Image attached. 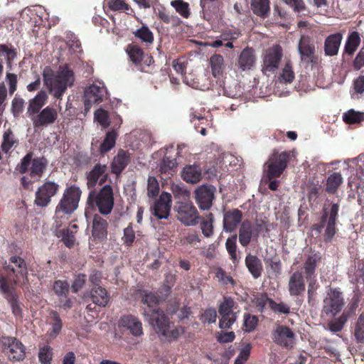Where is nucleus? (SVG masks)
<instances>
[{"label": "nucleus", "instance_id": "37998d69", "mask_svg": "<svg viewBox=\"0 0 364 364\" xmlns=\"http://www.w3.org/2000/svg\"><path fill=\"white\" fill-rule=\"evenodd\" d=\"M127 54L129 56L130 60L134 63H139L143 58V51L142 50L137 46L135 45H129L127 48Z\"/></svg>", "mask_w": 364, "mask_h": 364}, {"label": "nucleus", "instance_id": "2eb2a0df", "mask_svg": "<svg viewBox=\"0 0 364 364\" xmlns=\"http://www.w3.org/2000/svg\"><path fill=\"white\" fill-rule=\"evenodd\" d=\"M106 92V88L103 84L101 85H92L85 90V109L90 110L93 104L100 103L102 101Z\"/></svg>", "mask_w": 364, "mask_h": 364}, {"label": "nucleus", "instance_id": "de8ad7c7", "mask_svg": "<svg viewBox=\"0 0 364 364\" xmlns=\"http://www.w3.org/2000/svg\"><path fill=\"white\" fill-rule=\"evenodd\" d=\"M142 302L146 305L144 309H158L156 306L159 304V299L152 292L144 291L142 296Z\"/></svg>", "mask_w": 364, "mask_h": 364}, {"label": "nucleus", "instance_id": "b1692460", "mask_svg": "<svg viewBox=\"0 0 364 364\" xmlns=\"http://www.w3.org/2000/svg\"><path fill=\"white\" fill-rule=\"evenodd\" d=\"M255 63V56L252 48H245L238 58V67L242 71L251 70Z\"/></svg>", "mask_w": 364, "mask_h": 364}, {"label": "nucleus", "instance_id": "a878e982", "mask_svg": "<svg viewBox=\"0 0 364 364\" xmlns=\"http://www.w3.org/2000/svg\"><path fill=\"white\" fill-rule=\"evenodd\" d=\"M253 237H255L253 225L250 221L245 220L241 223L239 230V242L242 246L246 247Z\"/></svg>", "mask_w": 364, "mask_h": 364}, {"label": "nucleus", "instance_id": "a18cd8bd", "mask_svg": "<svg viewBox=\"0 0 364 364\" xmlns=\"http://www.w3.org/2000/svg\"><path fill=\"white\" fill-rule=\"evenodd\" d=\"M343 119L348 124L360 122L364 119V113L350 109L343 114Z\"/></svg>", "mask_w": 364, "mask_h": 364}, {"label": "nucleus", "instance_id": "20e7f679", "mask_svg": "<svg viewBox=\"0 0 364 364\" xmlns=\"http://www.w3.org/2000/svg\"><path fill=\"white\" fill-rule=\"evenodd\" d=\"M81 193V190L77 186H72L66 188L55 208V214H72L78 207Z\"/></svg>", "mask_w": 364, "mask_h": 364}, {"label": "nucleus", "instance_id": "49530a36", "mask_svg": "<svg viewBox=\"0 0 364 364\" xmlns=\"http://www.w3.org/2000/svg\"><path fill=\"white\" fill-rule=\"evenodd\" d=\"M116 142V134L114 132H109L107 134L105 139L100 146L101 152H107L112 149Z\"/></svg>", "mask_w": 364, "mask_h": 364}, {"label": "nucleus", "instance_id": "f704fd0d", "mask_svg": "<svg viewBox=\"0 0 364 364\" xmlns=\"http://www.w3.org/2000/svg\"><path fill=\"white\" fill-rule=\"evenodd\" d=\"M177 163L175 159L165 156L161 160L159 165L161 173L167 176H172L176 171Z\"/></svg>", "mask_w": 364, "mask_h": 364}, {"label": "nucleus", "instance_id": "4468645a", "mask_svg": "<svg viewBox=\"0 0 364 364\" xmlns=\"http://www.w3.org/2000/svg\"><path fill=\"white\" fill-rule=\"evenodd\" d=\"M58 117V113L55 108L47 106L36 116L32 117V122L34 127H48L55 122Z\"/></svg>", "mask_w": 364, "mask_h": 364}, {"label": "nucleus", "instance_id": "603ef678", "mask_svg": "<svg viewBox=\"0 0 364 364\" xmlns=\"http://www.w3.org/2000/svg\"><path fill=\"white\" fill-rule=\"evenodd\" d=\"M355 337L358 342L364 341V313L361 314L356 322L355 327Z\"/></svg>", "mask_w": 364, "mask_h": 364}, {"label": "nucleus", "instance_id": "864d4df0", "mask_svg": "<svg viewBox=\"0 0 364 364\" xmlns=\"http://www.w3.org/2000/svg\"><path fill=\"white\" fill-rule=\"evenodd\" d=\"M108 4L109 9L112 11H122L127 14H131L133 12L132 9H129V5L122 0H111Z\"/></svg>", "mask_w": 364, "mask_h": 364}, {"label": "nucleus", "instance_id": "a211bd4d", "mask_svg": "<svg viewBox=\"0 0 364 364\" xmlns=\"http://www.w3.org/2000/svg\"><path fill=\"white\" fill-rule=\"evenodd\" d=\"M242 213L238 209H232L224 213L223 230L226 232H232L236 230L242 223Z\"/></svg>", "mask_w": 364, "mask_h": 364}, {"label": "nucleus", "instance_id": "8fccbe9b", "mask_svg": "<svg viewBox=\"0 0 364 364\" xmlns=\"http://www.w3.org/2000/svg\"><path fill=\"white\" fill-rule=\"evenodd\" d=\"M159 193V185L156 178L149 176L147 180V195L150 198H155Z\"/></svg>", "mask_w": 364, "mask_h": 364}, {"label": "nucleus", "instance_id": "c9c22d12", "mask_svg": "<svg viewBox=\"0 0 364 364\" xmlns=\"http://www.w3.org/2000/svg\"><path fill=\"white\" fill-rule=\"evenodd\" d=\"M18 141L15 139L14 134L10 129H7L4 132L3 141L1 144V150L7 154L16 146Z\"/></svg>", "mask_w": 364, "mask_h": 364}, {"label": "nucleus", "instance_id": "2f4dec72", "mask_svg": "<svg viewBox=\"0 0 364 364\" xmlns=\"http://www.w3.org/2000/svg\"><path fill=\"white\" fill-rule=\"evenodd\" d=\"M171 190L176 202H189L191 200V192L180 183H173Z\"/></svg>", "mask_w": 364, "mask_h": 364}, {"label": "nucleus", "instance_id": "3c124183", "mask_svg": "<svg viewBox=\"0 0 364 364\" xmlns=\"http://www.w3.org/2000/svg\"><path fill=\"white\" fill-rule=\"evenodd\" d=\"M223 58L220 55H214L210 58L212 72L214 76L220 75L223 66Z\"/></svg>", "mask_w": 364, "mask_h": 364}, {"label": "nucleus", "instance_id": "0eeeda50", "mask_svg": "<svg viewBox=\"0 0 364 364\" xmlns=\"http://www.w3.org/2000/svg\"><path fill=\"white\" fill-rule=\"evenodd\" d=\"M290 152H274L267 162V176L269 178H277L285 170L289 161Z\"/></svg>", "mask_w": 364, "mask_h": 364}, {"label": "nucleus", "instance_id": "13d9d810", "mask_svg": "<svg viewBox=\"0 0 364 364\" xmlns=\"http://www.w3.org/2000/svg\"><path fill=\"white\" fill-rule=\"evenodd\" d=\"M25 100L15 97L11 102V111L14 117H18L24 109Z\"/></svg>", "mask_w": 364, "mask_h": 364}, {"label": "nucleus", "instance_id": "6e6d98bb", "mask_svg": "<svg viewBox=\"0 0 364 364\" xmlns=\"http://www.w3.org/2000/svg\"><path fill=\"white\" fill-rule=\"evenodd\" d=\"M220 319L219 321V327L222 329L230 328L237 319V314H220Z\"/></svg>", "mask_w": 364, "mask_h": 364}, {"label": "nucleus", "instance_id": "09e8293b", "mask_svg": "<svg viewBox=\"0 0 364 364\" xmlns=\"http://www.w3.org/2000/svg\"><path fill=\"white\" fill-rule=\"evenodd\" d=\"M134 34L136 37L140 38L143 42L151 43L154 41L153 33L147 26H142L137 29Z\"/></svg>", "mask_w": 364, "mask_h": 364}, {"label": "nucleus", "instance_id": "79ce46f5", "mask_svg": "<svg viewBox=\"0 0 364 364\" xmlns=\"http://www.w3.org/2000/svg\"><path fill=\"white\" fill-rule=\"evenodd\" d=\"M0 55L3 56L7 62L8 65H11V63L17 56V51L15 48L6 45H0Z\"/></svg>", "mask_w": 364, "mask_h": 364}, {"label": "nucleus", "instance_id": "1a4fd4ad", "mask_svg": "<svg viewBox=\"0 0 364 364\" xmlns=\"http://www.w3.org/2000/svg\"><path fill=\"white\" fill-rule=\"evenodd\" d=\"M59 185L54 181H47L40 186L36 192L35 203L37 206L46 207L58 191Z\"/></svg>", "mask_w": 364, "mask_h": 364}, {"label": "nucleus", "instance_id": "c03bdc74", "mask_svg": "<svg viewBox=\"0 0 364 364\" xmlns=\"http://www.w3.org/2000/svg\"><path fill=\"white\" fill-rule=\"evenodd\" d=\"M235 303L234 300L230 297H225L223 302L219 306L218 312L219 314H237L233 311Z\"/></svg>", "mask_w": 364, "mask_h": 364}, {"label": "nucleus", "instance_id": "5fc2aeb1", "mask_svg": "<svg viewBox=\"0 0 364 364\" xmlns=\"http://www.w3.org/2000/svg\"><path fill=\"white\" fill-rule=\"evenodd\" d=\"M68 288L69 284L66 281L58 280L53 284V289L60 298H66Z\"/></svg>", "mask_w": 364, "mask_h": 364}, {"label": "nucleus", "instance_id": "5701e85b", "mask_svg": "<svg viewBox=\"0 0 364 364\" xmlns=\"http://www.w3.org/2000/svg\"><path fill=\"white\" fill-rule=\"evenodd\" d=\"M182 178L190 183H196L202 178V170L198 165H187L181 171Z\"/></svg>", "mask_w": 364, "mask_h": 364}, {"label": "nucleus", "instance_id": "c756f323", "mask_svg": "<svg viewBox=\"0 0 364 364\" xmlns=\"http://www.w3.org/2000/svg\"><path fill=\"white\" fill-rule=\"evenodd\" d=\"M129 156L124 150H120L114 158L111 165L112 172L117 175L119 174L127 166Z\"/></svg>", "mask_w": 364, "mask_h": 364}, {"label": "nucleus", "instance_id": "a19ab883", "mask_svg": "<svg viewBox=\"0 0 364 364\" xmlns=\"http://www.w3.org/2000/svg\"><path fill=\"white\" fill-rule=\"evenodd\" d=\"M171 6L183 18L189 17L191 12L188 3L183 0H173L171 2Z\"/></svg>", "mask_w": 364, "mask_h": 364}, {"label": "nucleus", "instance_id": "052dcab7", "mask_svg": "<svg viewBox=\"0 0 364 364\" xmlns=\"http://www.w3.org/2000/svg\"><path fill=\"white\" fill-rule=\"evenodd\" d=\"M281 79L285 83H291L294 79V73L292 70V66L289 63H287L282 70L281 74Z\"/></svg>", "mask_w": 364, "mask_h": 364}, {"label": "nucleus", "instance_id": "bf43d9fd", "mask_svg": "<svg viewBox=\"0 0 364 364\" xmlns=\"http://www.w3.org/2000/svg\"><path fill=\"white\" fill-rule=\"evenodd\" d=\"M95 119L104 128L109 125V115L105 109H97L95 112Z\"/></svg>", "mask_w": 364, "mask_h": 364}, {"label": "nucleus", "instance_id": "6ab92c4d", "mask_svg": "<svg viewBox=\"0 0 364 364\" xmlns=\"http://www.w3.org/2000/svg\"><path fill=\"white\" fill-rule=\"evenodd\" d=\"M48 95L46 91L40 90L35 97L29 100L27 107V115L32 119V117L38 114L43 107L47 103Z\"/></svg>", "mask_w": 364, "mask_h": 364}, {"label": "nucleus", "instance_id": "f257e3e1", "mask_svg": "<svg viewBox=\"0 0 364 364\" xmlns=\"http://www.w3.org/2000/svg\"><path fill=\"white\" fill-rule=\"evenodd\" d=\"M43 80L48 92L55 98H60L68 87L73 85L75 77L67 65L60 66L56 73L50 67L46 66L43 71Z\"/></svg>", "mask_w": 364, "mask_h": 364}, {"label": "nucleus", "instance_id": "f8f14e48", "mask_svg": "<svg viewBox=\"0 0 364 364\" xmlns=\"http://www.w3.org/2000/svg\"><path fill=\"white\" fill-rule=\"evenodd\" d=\"M107 166L105 164H97L92 169L86 174L88 189L94 190L97 183L102 185L108 178Z\"/></svg>", "mask_w": 364, "mask_h": 364}, {"label": "nucleus", "instance_id": "9d476101", "mask_svg": "<svg viewBox=\"0 0 364 364\" xmlns=\"http://www.w3.org/2000/svg\"><path fill=\"white\" fill-rule=\"evenodd\" d=\"M2 343L4 351L10 360H22L25 357V348L23 345L13 337H4Z\"/></svg>", "mask_w": 364, "mask_h": 364}, {"label": "nucleus", "instance_id": "680f3d73", "mask_svg": "<svg viewBox=\"0 0 364 364\" xmlns=\"http://www.w3.org/2000/svg\"><path fill=\"white\" fill-rule=\"evenodd\" d=\"M251 350L250 344L245 345L236 358L234 364H244L248 359Z\"/></svg>", "mask_w": 364, "mask_h": 364}, {"label": "nucleus", "instance_id": "e2e57ef3", "mask_svg": "<svg viewBox=\"0 0 364 364\" xmlns=\"http://www.w3.org/2000/svg\"><path fill=\"white\" fill-rule=\"evenodd\" d=\"M39 360L43 364H50L52 359V350L46 346L40 349L38 353Z\"/></svg>", "mask_w": 364, "mask_h": 364}, {"label": "nucleus", "instance_id": "39448f33", "mask_svg": "<svg viewBox=\"0 0 364 364\" xmlns=\"http://www.w3.org/2000/svg\"><path fill=\"white\" fill-rule=\"evenodd\" d=\"M345 304L343 293L331 289L323 299L321 313L327 316L334 317L341 311Z\"/></svg>", "mask_w": 364, "mask_h": 364}, {"label": "nucleus", "instance_id": "dca6fc26", "mask_svg": "<svg viewBox=\"0 0 364 364\" xmlns=\"http://www.w3.org/2000/svg\"><path fill=\"white\" fill-rule=\"evenodd\" d=\"M298 50L301 60L306 63H314L316 61L314 56V45L311 38L302 36L298 45Z\"/></svg>", "mask_w": 364, "mask_h": 364}, {"label": "nucleus", "instance_id": "69168bd1", "mask_svg": "<svg viewBox=\"0 0 364 364\" xmlns=\"http://www.w3.org/2000/svg\"><path fill=\"white\" fill-rule=\"evenodd\" d=\"M62 240L64 244L70 247L74 245L75 238V232L71 229L63 230L62 232Z\"/></svg>", "mask_w": 364, "mask_h": 364}, {"label": "nucleus", "instance_id": "412c9836", "mask_svg": "<svg viewBox=\"0 0 364 364\" xmlns=\"http://www.w3.org/2000/svg\"><path fill=\"white\" fill-rule=\"evenodd\" d=\"M10 262L14 265L8 266L7 270L16 274V281L15 282H22L25 283L28 274L25 261L21 257L12 256L10 258Z\"/></svg>", "mask_w": 364, "mask_h": 364}, {"label": "nucleus", "instance_id": "f3484780", "mask_svg": "<svg viewBox=\"0 0 364 364\" xmlns=\"http://www.w3.org/2000/svg\"><path fill=\"white\" fill-rule=\"evenodd\" d=\"M294 333L285 326H278L272 332L273 341L282 346L291 348L294 344Z\"/></svg>", "mask_w": 364, "mask_h": 364}, {"label": "nucleus", "instance_id": "338daca9", "mask_svg": "<svg viewBox=\"0 0 364 364\" xmlns=\"http://www.w3.org/2000/svg\"><path fill=\"white\" fill-rule=\"evenodd\" d=\"M272 299L268 298L266 295L262 294L255 299V305L257 311L263 312L267 305L269 306V301Z\"/></svg>", "mask_w": 364, "mask_h": 364}, {"label": "nucleus", "instance_id": "393cba45", "mask_svg": "<svg viewBox=\"0 0 364 364\" xmlns=\"http://www.w3.org/2000/svg\"><path fill=\"white\" fill-rule=\"evenodd\" d=\"M339 206L337 203L331 205L329 218L327 222L325 231V238L326 240L331 241L336 234V220L338 215Z\"/></svg>", "mask_w": 364, "mask_h": 364}, {"label": "nucleus", "instance_id": "7c9ffc66", "mask_svg": "<svg viewBox=\"0 0 364 364\" xmlns=\"http://www.w3.org/2000/svg\"><path fill=\"white\" fill-rule=\"evenodd\" d=\"M92 301L100 306H105L109 300V296L105 289L100 286L94 287L90 292Z\"/></svg>", "mask_w": 364, "mask_h": 364}, {"label": "nucleus", "instance_id": "ddd939ff", "mask_svg": "<svg viewBox=\"0 0 364 364\" xmlns=\"http://www.w3.org/2000/svg\"><path fill=\"white\" fill-rule=\"evenodd\" d=\"M215 188L213 186L202 185L195 191V199L201 210H209L212 206Z\"/></svg>", "mask_w": 364, "mask_h": 364}, {"label": "nucleus", "instance_id": "f03ea898", "mask_svg": "<svg viewBox=\"0 0 364 364\" xmlns=\"http://www.w3.org/2000/svg\"><path fill=\"white\" fill-rule=\"evenodd\" d=\"M142 315L160 338L172 341L179 336L178 328L171 326L168 317L160 309H143Z\"/></svg>", "mask_w": 364, "mask_h": 364}, {"label": "nucleus", "instance_id": "774afa93", "mask_svg": "<svg viewBox=\"0 0 364 364\" xmlns=\"http://www.w3.org/2000/svg\"><path fill=\"white\" fill-rule=\"evenodd\" d=\"M134 239L135 233L133 230L132 224H130L124 230V235L122 240L125 244L130 245L133 243Z\"/></svg>", "mask_w": 364, "mask_h": 364}, {"label": "nucleus", "instance_id": "473e14b6", "mask_svg": "<svg viewBox=\"0 0 364 364\" xmlns=\"http://www.w3.org/2000/svg\"><path fill=\"white\" fill-rule=\"evenodd\" d=\"M319 259L320 257L315 252H310L307 255L304 262V269L306 278H311L314 275L316 264Z\"/></svg>", "mask_w": 364, "mask_h": 364}, {"label": "nucleus", "instance_id": "cd10ccee", "mask_svg": "<svg viewBox=\"0 0 364 364\" xmlns=\"http://www.w3.org/2000/svg\"><path fill=\"white\" fill-rule=\"evenodd\" d=\"M245 265L255 279L261 276L262 264L261 260L257 256L248 254L245 257Z\"/></svg>", "mask_w": 364, "mask_h": 364}, {"label": "nucleus", "instance_id": "4d7b16f0", "mask_svg": "<svg viewBox=\"0 0 364 364\" xmlns=\"http://www.w3.org/2000/svg\"><path fill=\"white\" fill-rule=\"evenodd\" d=\"M208 219L205 221H203L200 223V228L202 230V232L203 235L206 237H209L213 235V215L212 213H209Z\"/></svg>", "mask_w": 364, "mask_h": 364}, {"label": "nucleus", "instance_id": "9b49d317", "mask_svg": "<svg viewBox=\"0 0 364 364\" xmlns=\"http://www.w3.org/2000/svg\"><path fill=\"white\" fill-rule=\"evenodd\" d=\"M172 197L168 192H163L151 208L152 214L158 219H167L170 215Z\"/></svg>", "mask_w": 364, "mask_h": 364}, {"label": "nucleus", "instance_id": "e433bc0d", "mask_svg": "<svg viewBox=\"0 0 364 364\" xmlns=\"http://www.w3.org/2000/svg\"><path fill=\"white\" fill-rule=\"evenodd\" d=\"M46 167V161L43 158H36L32 160L30 168L31 177H40Z\"/></svg>", "mask_w": 364, "mask_h": 364}, {"label": "nucleus", "instance_id": "c85d7f7f", "mask_svg": "<svg viewBox=\"0 0 364 364\" xmlns=\"http://www.w3.org/2000/svg\"><path fill=\"white\" fill-rule=\"evenodd\" d=\"M107 223L101 216L95 215L92 221V236L95 238L102 239L107 235Z\"/></svg>", "mask_w": 364, "mask_h": 364}, {"label": "nucleus", "instance_id": "4c0bfd02", "mask_svg": "<svg viewBox=\"0 0 364 364\" xmlns=\"http://www.w3.org/2000/svg\"><path fill=\"white\" fill-rule=\"evenodd\" d=\"M343 183V177L340 173H333L327 179L326 191L330 193H335Z\"/></svg>", "mask_w": 364, "mask_h": 364}, {"label": "nucleus", "instance_id": "6e6552de", "mask_svg": "<svg viewBox=\"0 0 364 364\" xmlns=\"http://www.w3.org/2000/svg\"><path fill=\"white\" fill-rule=\"evenodd\" d=\"M282 58V49L278 46L275 45L267 50H266L262 65V72L274 73L279 67V63Z\"/></svg>", "mask_w": 364, "mask_h": 364}, {"label": "nucleus", "instance_id": "aec40b11", "mask_svg": "<svg viewBox=\"0 0 364 364\" xmlns=\"http://www.w3.org/2000/svg\"><path fill=\"white\" fill-rule=\"evenodd\" d=\"M288 289L291 296H301L304 293L306 285L301 272L296 271L291 274L289 280Z\"/></svg>", "mask_w": 364, "mask_h": 364}, {"label": "nucleus", "instance_id": "4be33fe9", "mask_svg": "<svg viewBox=\"0 0 364 364\" xmlns=\"http://www.w3.org/2000/svg\"><path fill=\"white\" fill-rule=\"evenodd\" d=\"M119 326L128 329L134 336L143 335L142 323L134 316L125 315L122 316L119 320Z\"/></svg>", "mask_w": 364, "mask_h": 364}, {"label": "nucleus", "instance_id": "7ed1b4c3", "mask_svg": "<svg viewBox=\"0 0 364 364\" xmlns=\"http://www.w3.org/2000/svg\"><path fill=\"white\" fill-rule=\"evenodd\" d=\"M87 202L92 207L96 206L102 215H109L113 210L114 203L112 187L106 184L99 191H90Z\"/></svg>", "mask_w": 364, "mask_h": 364}, {"label": "nucleus", "instance_id": "58836bf2", "mask_svg": "<svg viewBox=\"0 0 364 364\" xmlns=\"http://www.w3.org/2000/svg\"><path fill=\"white\" fill-rule=\"evenodd\" d=\"M360 42V38L358 32H353L349 37L345 45V50L349 55H352L358 48Z\"/></svg>", "mask_w": 364, "mask_h": 364}, {"label": "nucleus", "instance_id": "ea45409f", "mask_svg": "<svg viewBox=\"0 0 364 364\" xmlns=\"http://www.w3.org/2000/svg\"><path fill=\"white\" fill-rule=\"evenodd\" d=\"M237 235H235L228 237L225 242V247L228 252L231 259L233 263L236 264L239 261V257L237 255V245H236Z\"/></svg>", "mask_w": 364, "mask_h": 364}, {"label": "nucleus", "instance_id": "bb28decb", "mask_svg": "<svg viewBox=\"0 0 364 364\" xmlns=\"http://www.w3.org/2000/svg\"><path fill=\"white\" fill-rule=\"evenodd\" d=\"M341 33L331 34L325 41V53L327 55H335L338 53L342 41Z\"/></svg>", "mask_w": 364, "mask_h": 364}, {"label": "nucleus", "instance_id": "423d86ee", "mask_svg": "<svg viewBox=\"0 0 364 364\" xmlns=\"http://www.w3.org/2000/svg\"><path fill=\"white\" fill-rule=\"evenodd\" d=\"M174 210L176 218L186 226H194L198 223L199 214L192 201L176 202Z\"/></svg>", "mask_w": 364, "mask_h": 364}, {"label": "nucleus", "instance_id": "72a5a7b5", "mask_svg": "<svg viewBox=\"0 0 364 364\" xmlns=\"http://www.w3.org/2000/svg\"><path fill=\"white\" fill-rule=\"evenodd\" d=\"M251 7L254 14L262 18L267 17L270 11L269 0H251Z\"/></svg>", "mask_w": 364, "mask_h": 364}, {"label": "nucleus", "instance_id": "0e129e2a", "mask_svg": "<svg viewBox=\"0 0 364 364\" xmlns=\"http://www.w3.org/2000/svg\"><path fill=\"white\" fill-rule=\"evenodd\" d=\"M269 307L275 313L287 314L290 311V308L287 304L277 303L273 300L269 301Z\"/></svg>", "mask_w": 364, "mask_h": 364}]
</instances>
